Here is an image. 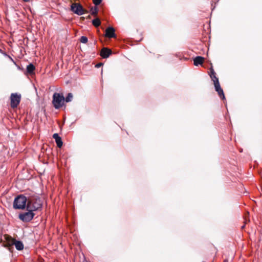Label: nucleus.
Instances as JSON below:
<instances>
[{
    "label": "nucleus",
    "mask_w": 262,
    "mask_h": 262,
    "mask_svg": "<svg viewBox=\"0 0 262 262\" xmlns=\"http://www.w3.org/2000/svg\"><path fill=\"white\" fill-rule=\"evenodd\" d=\"M204 58L201 56L196 57L194 60V64L195 66H198L199 64H202L203 63Z\"/></svg>",
    "instance_id": "f8f14e48"
},
{
    "label": "nucleus",
    "mask_w": 262,
    "mask_h": 262,
    "mask_svg": "<svg viewBox=\"0 0 262 262\" xmlns=\"http://www.w3.org/2000/svg\"><path fill=\"white\" fill-rule=\"evenodd\" d=\"M105 36L108 38L115 37V29L113 27L107 28L105 31Z\"/></svg>",
    "instance_id": "1a4fd4ad"
},
{
    "label": "nucleus",
    "mask_w": 262,
    "mask_h": 262,
    "mask_svg": "<svg viewBox=\"0 0 262 262\" xmlns=\"http://www.w3.org/2000/svg\"><path fill=\"white\" fill-rule=\"evenodd\" d=\"M53 138L55 139L57 146L59 148L61 147L62 146V141L58 134L56 133L54 134L53 136Z\"/></svg>",
    "instance_id": "9b49d317"
},
{
    "label": "nucleus",
    "mask_w": 262,
    "mask_h": 262,
    "mask_svg": "<svg viewBox=\"0 0 262 262\" xmlns=\"http://www.w3.org/2000/svg\"><path fill=\"white\" fill-rule=\"evenodd\" d=\"M35 69V68L34 66L32 63H30L27 67V72L28 73H29L30 74H33L34 73Z\"/></svg>",
    "instance_id": "4468645a"
},
{
    "label": "nucleus",
    "mask_w": 262,
    "mask_h": 262,
    "mask_svg": "<svg viewBox=\"0 0 262 262\" xmlns=\"http://www.w3.org/2000/svg\"><path fill=\"white\" fill-rule=\"evenodd\" d=\"M28 200L27 198L22 194L18 195L15 198L13 202V207L15 209H23L27 205Z\"/></svg>",
    "instance_id": "f03ea898"
},
{
    "label": "nucleus",
    "mask_w": 262,
    "mask_h": 262,
    "mask_svg": "<svg viewBox=\"0 0 262 262\" xmlns=\"http://www.w3.org/2000/svg\"><path fill=\"white\" fill-rule=\"evenodd\" d=\"M210 76L213 81L215 91L217 92L219 96L222 99H225V97L222 89L221 88L218 78L215 76V73L213 69L210 70Z\"/></svg>",
    "instance_id": "f257e3e1"
},
{
    "label": "nucleus",
    "mask_w": 262,
    "mask_h": 262,
    "mask_svg": "<svg viewBox=\"0 0 262 262\" xmlns=\"http://www.w3.org/2000/svg\"><path fill=\"white\" fill-rule=\"evenodd\" d=\"M15 239L12 238L11 236L8 234L4 235V242L3 246L8 249V250L12 252L13 250V245L15 242Z\"/></svg>",
    "instance_id": "20e7f679"
},
{
    "label": "nucleus",
    "mask_w": 262,
    "mask_h": 262,
    "mask_svg": "<svg viewBox=\"0 0 262 262\" xmlns=\"http://www.w3.org/2000/svg\"><path fill=\"white\" fill-rule=\"evenodd\" d=\"M14 245L17 250H22L24 249V244L20 241L15 240Z\"/></svg>",
    "instance_id": "ddd939ff"
},
{
    "label": "nucleus",
    "mask_w": 262,
    "mask_h": 262,
    "mask_svg": "<svg viewBox=\"0 0 262 262\" xmlns=\"http://www.w3.org/2000/svg\"><path fill=\"white\" fill-rule=\"evenodd\" d=\"M73 98V95L72 93H69L66 97V99H64V101L67 102H70L72 101Z\"/></svg>",
    "instance_id": "f3484780"
},
{
    "label": "nucleus",
    "mask_w": 262,
    "mask_h": 262,
    "mask_svg": "<svg viewBox=\"0 0 262 262\" xmlns=\"http://www.w3.org/2000/svg\"><path fill=\"white\" fill-rule=\"evenodd\" d=\"M92 24L94 26L97 27L100 25L101 22L99 19L97 18L93 20Z\"/></svg>",
    "instance_id": "2eb2a0df"
},
{
    "label": "nucleus",
    "mask_w": 262,
    "mask_h": 262,
    "mask_svg": "<svg viewBox=\"0 0 262 262\" xmlns=\"http://www.w3.org/2000/svg\"><path fill=\"white\" fill-rule=\"evenodd\" d=\"M91 13L93 15H96L98 13V10L97 7H92L91 9Z\"/></svg>",
    "instance_id": "dca6fc26"
},
{
    "label": "nucleus",
    "mask_w": 262,
    "mask_h": 262,
    "mask_svg": "<svg viewBox=\"0 0 262 262\" xmlns=\"http://www.w3.org/2000/svg\"><path fill=\"white\" fill-rule=\"evenodd\" d=\"M41 207V203L39 200H32L28 201L27 208L32 211H36Z\"/></svg>",
    "instance_id": "39448f33"
},
{
    "label": "nucleus",
    "mask_w": 262,
    "mask_h": 262,
    "mask_svg": "<svg viewBox=\"0 0 262 262\" xmlns=\"http://www.w3.org/2000/svg\"><path fill=\"white\" fill-rule=\"evenodd\" d=\"M102 64V63H98L96 65V67L99 68L101 66Z\"/></svg>",
    "instance_id": "aec40b11"
},
{
    "label": "nucleus",
    "mask_w": 262,
    "mask_h": 262,
    "mask_svg": "<svg viewBox=\"0 0 262 262\" xmlns=\"http://www.w3.org/2000/svg\"><path fill=\"white\" fill-rule=\"evenodd\" d=\"M102 0H93V3L96 5H99L101 3Z\"/></svg>",
    "instance_id": "6ab92c4d"
},
{
    "label": "nucleus",
    "mask_w": 262,
    "mask_h": 262,
    "mask_svg": "<svg viewBox=\"0 0 262 262\" xmlns=\"http://www.w3.org/2000/svg\"><path fill=\"white\" fill-rule=\"evenodd\" d=\"M111 53L112 51L111 50L104 48L101 51L100 55L103 58H107Z\"/></svg>",
    "instance_id": "9d476101"
},
{
    "label": "nucleus",
    "mask_w": 262,
    "mask_h": 262,
    "mask_svg": "<svg viewBox=\"0 0 262 262\" xmlns=\"http://www.w3.org/2000/svg\"><path fill=\"white\" fill-rule=\"evenodd\" d=\"M21 95L17 93H12L10 96L11 107L13 108L17 107L20 103Z\"/></svg>",
    "instance_id": "0eeeda50"
},
{
    "label": "nucleus",
    "mask_w": 262,
    "mask_h": 262,
    "mask_svg": "<svg viewBox=\"0 0 262 262\" xmlns=\"http://www.w3.org/2000/svg\"><path fill=\"white\" fill-rule=\"evenodd\" d=\"M80 41L82 43H86L88 42V39L86 36H83L81 37Z\"/></svg>",
    "instance_id": "a211bd4d"
},
{
    "label": "nucleus",
    "mask_w": 262,
    "mask_h": 262,
    "mask_svg": "<svg viewBox=\"0 0 262 262\" xmlns=\"http://www.w3.org/2000/svg\"><path fill=\"white\" fill-rule=\"evenodd\" d=\"M64 102V98L62 94L55 93L53 94L52 103L55 108L58 109L62 107Z\"/></svg>",
    "instance_id": "7ed1b4c3"
},
{
    "label": "nucleus",
    "mask_w": 262,
    "mask_h": 262,
    "mask_svg": "<svg viewBox=\"0 0 262 262\" xmlns=\"http://www.w3.org/2000/svg\"><path fill=\"white\" fill-rule=\"evenodd\" d=\"M71 9L74 13L78 15H82L85 13V10L79 3H73L71 6Z\"/></svg>",
    "instance_id": "423d86ee"
},
{
    "label": "nucleus",
    "mask_w": 262,
    "mask_h": 262,
    "mask_svg": "<svg viewBox=\"0 0 262 262\" xmlns=\"http://www.w3.org/2000/svg\"><path fill=\"white\" fill-rule=\"evenodd\" d=\"M24 2H29L30 0H23Z\"/></svg>",
    "instance_id": "412c9836"
},
{
    "label": "nucleus",
    "mask_w": 262,
    "mask_h": 262,
    "mask_svg": "<svg viewBox=\"0 0 262 262\" xmlns=\"http://www.w3.org/2000/svg\"><path fill=\"white\" fill-rule=\"evenodd\" d=\"M28 211L19 214V219L24 222H28L32 220L35 214L32 211L28 210Z\"/></svg>",
    "instance_id": "6e6552de"
}]
</instances>
